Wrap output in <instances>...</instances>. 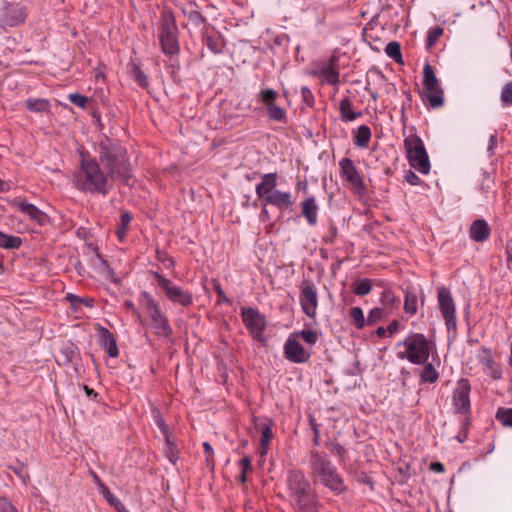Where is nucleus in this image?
I'll list each match as a JSON object with an SVG mask.
<instances>
[{"label": "nucleus", "mask_w": 512, "mask_h": 512, "mask_svg": "<svg viewBox=\"0 0 512 512\" xmlns=\"http://www.w3.org/2000/svg\"><path fill=\"white\" fill-rule=\"evenodd\" d=\"M97 153L98 160L87 151L80 152L79 170L75 174L77 189L106 196L116 180L129 185L132 169L126 148L105 137L98 143Z\"/></svg>", "instance_id": "1"}, {"label": "nucleus", "mask_w": 512, "mask_h": 512, "mask_svg": "<svg viewBox=\"0 0 512 512\" xmlns=\"http://www.w3.org/2000/svg\"><path fill=\"white\" fill-rule=\"evenodd\" d=\"M308 465L314 484H321L335 494H341L345 491L343 478L325 452L311 450Z\"/></svg>", "instance_id": "2"}, {"label": "nucleus", "mask_w": 512, "mask_h": 512, "mask_svg": "<svg viewBox=\"0 0 512 512\" xmlns=\"http://www.w3.org/2000/svg\"><path fill=\"white\" fill-rule=\"evenodd\" d=\"M286 483L290 501L296 512H318V496L302 471H288Z\"/></svg>", "instance_id": "3"}, {"label": "nucleus", "mask_w": 512, "mask_h": 512, "mask_svg": "<svg viewBox=\"0 0 512 512\" xmlns=\"http://www.w3.org/2000/svg\"><path fill=\"white\" fill-rule=\"evenodd\" d=\"M158 36L161 49L165 55H176L180 51L178 27L171 11H164L160 16Z\"/></svg>", "instance_id": "4"}, {"label": "nucleus", "mask_w": 512, "mask_h": 512, "mask_svg": "<svg viewBox=\"0 0 512 512\" xmlns=\"http://www.w3.org/2000/svg\"><path fill=\"white\" fill-rule=\"evenodd\" d=\"M405 350L398 353V358L406 359L413 364H424L427 362L430 349L426 337L420 333H412L403 341Z\"/></svg>", "instance_id": "5"}, {"label": "nucleus", "mask_w": 512, "mask_h": 512, "mask_svg": "<svg viewBox=\"0 0 512 512\" xmlns=\"http://www.w3.org/2000/svg\"><path fill=\"white\" fill-rule=\"evenodd\" d=\"M410 165L422 174L430 171V161L424 143L418 135H410L404 140Z\"/></svg>", "instance_id": "6"}, {"label": "nucleus", "mask_w": 512, "mask_h": 512, "mask_svg": "<svg viewBox=\"0 0 512 512\" xmlns=\"http://www.w3.org/2000/svg\"><path fill=\"white\" fill-rule=\"evenodd\" d=\"M139 301L151 319L152 327L155 329L156 333L166 337L171 335L172 328L169 325L168 319L152 296L147 292H142Z\"/></svg>", "instance_id": "7"}, {"label": "nucleus", "mask_w": 512, "mask_h": 512, "mask_svg": "<svg viewBox=\"0 0 512 512\" xmlns=\"http://www.w3.org/2000/svg\"><path fill=\"white\" fill-rule=\"evenodd\" d=\"M423 85L425 88L422 94L424 102L432 108L441 107L444 104L443 90L430 64H425L423 68Z\"/></svg>", "instance_id": "8"}, {"label": "nucleus", "mask_w": 512, "mask_h": 512, "mask_svg": "<svg viewBox=\"0 0 512 512\" xmlns=\"http://www.w3.org/2000/svg\"><path fill=\"white\" fill-rule=\"evenodd\" d=\"M154 278L157 285L163 290L167 299L173 304L180 305L183 308L189 307L193 304V295L189 290L173 283L170 279L164 277L158 272H154Z\"/></svg>", "instance_id": "9"}, {"label": "nucleus", "mask_w": 512, "mask_h": 512, "mask_svg": "<svg viewBox=\"0 0 512 512\" xmlns=\"http://www.w3.org/2000/svg\"><path fill=\"white\" fill-rule=\"evenodd\" d=\"M27 17L28 11L23 4L5 2L0 9V33L22 25Z\"/></svg>", "instance_id": "10"}, {"label": "nucleus", "mask_w": 512, "mask_h": 512, "mask_svg": "<svg viewBox=\"0 0 512 512\" xmlns=\"http://www.w3.org/2000/svg\"><path fill=\"white\" fill-rule=\"evenodd\" d=\"M437 301L438 308L445 321V326L448 331H456L457 328V316H456V304L452 297V294L445 286H439L437 288Z\"/></svg>", "instance_id": "11"}, {"label": "nucleus", "mask_w": 512, "mask_h": 512, "mask_svg": "<svg viewBox=\"0 0 512 512\" xmlns=\"http://www.w3.org/2000/svg\"><path fill=\"white\" fill-rule=\"evenodd\" d=\"M340 176L346 183V186L355 194L363 195L366 187L362 176L356 168L354 162L349 158H343L339 162Z\"/></svg>", "instance_id": "12"}, {"label": "nucleus", "mask_w": 512, "mask_h": 512, "mask_svg": "<svg viewBox=\"0 0 512 512\" xmlns=\"http://www.w3.org/2000/svg\"><path fill=\"white\" fill-rule=\"evenodd\" d=\"M241 317L245 327L253 339L259 342H263V333L267 326L265 316L261 314L259 310L249 307L241 309Z\"/></svg>", "instance_id": "13"}, {"label": "nucleus", "mask_w": 512, "mask_h": 512, "mask_svg": "<svg viewBox=\"0 0 512 512\" xmlns=\"http://www.w3.org/2000/svg\"><path fill=\"white\" fill-rule=\"evenodd\" d=\"M318 302V290L315 284L304 281L300 287L299 303L302 312L313 321L317 318Z\"/></svg>", "instance_id": "14"}, {"label": "nucleus", "mask_w": 512, "mask_h": 512, "mask_svg": "<svg viewBox=\"0 0 512 512\" xmlns=\"http://www.w3.org/2000/svg\"><path fill=\"white\" fill-rule=\"evenodd\" d=\"M339 61V53L334 52L327 61L318 65L317 70L313 74L330 85H338L340 76Z\"/></svg>", "instance_id": "15"}, {"label": "nucleus", "mask_w": 512, "mask_h": 512, "mask_svg": "<svg viewBox=\"0 0 512 512\" xmlns=\"http://www.w3.org/2000/svg\"><path fill=\"white\" fill-rule=\"evenodd\" d=\"M470 392L471 385L469 380L466 378L459 379L453 392V406L456 412L466 414L470 411Z\"/></svg>", "instance_id": "16"}, {"label": "nucleus", "mask_w": 512, "mask_h": 512, "mask_svg": "<svg viewBox=\"0 0 512 512\" xmlns=\"http://www.w3.org/2000/svg\"><path fill=\"white\" fill-rule=\"evenodd\" d=\"M277 96V92L273 89H263L259 92V98L267 108L269 119L277 122H286V111L275 103Z\"/></svg>", "instance_id": "17"}, {"label": "nucleus", "mask_w": 512, "mask_h": 512, "mask_svg": "<svg viewBox=\"0 0 512 512\" xmlns=\"http://www.w3.org/2000/svg\"><path fill=\"white\" fill-rule=\"evenodd\" d=\"M283 350L285 358L292 363H306L310 359V353L292 335L286 340Z\"/></svg>", "instance_id": "18"}, {"label": "nucleus", "mask_w": 512, "mask_h": 512, "mask_svg": "<svg viewBox=\"0 0 512 512\" xmlns=\"http://www.w3.org/2000/svg\"><path fill=\"white\" fill-rule=\"evenodd\" d=\"M12 205L28 216L31 220L37 222L40 225H44L48 222V216L46 213L38 209L35 205L27 202L25 198H15L12 202Z\"/></svg>", "instance_id": "19"}, {"label": "nucleus", "mask_w": 512, "mask_h": 512, "mask_svg": "<svg viewBox=\"0 0 512 512\" xmlns=\"http://www.w3.org/2000/svg\"><path fill=\"white\" fill-rule=\"evenodd\" d=\"M255 429L260 432V455L265 456L269 450L273 438V422L268 418L255 419Z\"/></svg>", "instance_id": "20"}, {"label": "nucleus", "mask_w": 512, "mask_h": 512, "mask_svg": "<svg viewBox=\"0 0 512 512\" xmlns=\"http://www.w3.org/2000/svg\"><path fill=\"white\" fill-rule=\"evenodd\" d=\"M478 362L484 367L485 372L494 380L502 378V370L495 363L490 348L482 347L477 355Z\"/></svg>", "instance_id": "21"}, {"label": "nucleus", "mask_w": 512, "mask_h": 512, "mask_svg": "<svg viewBox=\"0 0 512 512\" xmlns=\"http://www.w3.org/2000/svg\"><path fill=\"white\" fill-rule=\"evenodd\" d=\"M261 203L264 207L267 205H272L279 208L280 210H286L294 204V201L289 191H281L276 189L273 193L266 196V198Z\"/></svg>", "instance_id": "22"}, {"label": "nucleus", "mask_w": 512, "mask_h": 512, "mask_svg": "<svg viewBox=\"0 0 512 512\" xmlns=\"http://www.w3.org/2000/svg\"><path fill=\"white\" fill-rule=\"evenodd\" d=\"M204 45L214 54L222 53L225 47V40L220 32L214 28H206L203 32Z\"/></svg>", "instance_id": "23"}, {"label": "nucleus", "mask_w": 512, "mask_h": 512, "mask_svg": "<svg viewBox=\"0 0 512 512\" xmlns=\"http://www.w3.org/2000/svg\"><path fill=\"white\" fill-rule=\"evenodd\" d=\"M301 214L309 226H316L318 222L319 205L315 196H309L300 203Z\"/></svg>", "instance_id": "24"}, {"label": "nucleus", "mask_w": 512, "mask_h": 512, "mask_svg": "<svg viewBox=\"0 0 512 512\" xmlns=\"http://www.w3.org/2000/svg\"><path fill=\"white\" fill-rule=\"evenodd\" d=\"M277 179V173H267L261 176V181L255 188L256 195L261 202L266 198V196L276 190Z\"/></svg>", "instance_id": "25"}, {"label": "nucleus", "mask_w": 512, "mask_h": 512, "mask_svg": "<svg viewBox=\"0 0 512 512\" xmlns=\"http://www.w3.org/2000/svg\"><path fill=\"white\" fill-rule=\"evenodd\" d=\"M491 230L484 219H477L475 220L469 230L470 238L476 242H484L486 241L490 236Z\"/></svg>", "instance_id": "26"}, {"label": "nucleus", "mask_w": 512, "mask_h": 512, "mask_svg": "<svg viewBox=\"0 0 512 512\" xmlns=\"http://www.w3.org/2000/svg\"><path fill=\"white\" fill-rule=\"evenodd\" d=\"M99 342L100 345L106 350L108 355L112 358H116L119 354L116 339L113 334L106 328L101 327L99 330Z\"/></svg>", "instance_id": "27"}, {"label": "nucleus", "mask_w": 512, "mask_h": 512, "mask_svg": "<svg viewBox=\"0 0 512 512\" xmlns=\"http://www.w3.org/2000/svg\"><path fill=\"white\" fill-rule=\"evenodd\" d=\"M372 132L367 125H361L353 131V143L357 147L366 148L371 140Z\"/></svg>", "instance_id": "28"}, {"label": "nucleus", "mask_w": 512, "mask_h": 512, "mask_svg": "<svg viewBox=\"0 0 512 512\" xmlns=\"http://www.w3.org/2000/svg\"><path fill=\"white\" fill-rule=\"evenodd\" d=\"M339 111L341 120L344 122H352L361 117V112H354L352 109V102L348 97L343 98L339 103Z\"/></svg>", "instance_id": "29"}, {"label": "nucleus", "mask_w": 512, "mask_h": 512, "mask_svg": "<svg viewBox=\"0 0 512 512\" xmlns=\"http://www.w3.org/2000/svg\"><path fill=\"white\" fill-rule=\"evenodd\" d=\"M25 107L33 113H48L50 101L44 98H28L25 100Z\"/></svg>", "instance_id": "30"}, {"label": "nucleus", "mask_w": 512, "mask_h": 512, "mask_svg": "<svg viewBox=\"0 0 512 512\" xmlns=\"http://www.w3.org/2000/svg\"><path fill=\"white\" fill-rule=\"evenodd\" d=\"M132 221V216L128 212L122 213L120 217V222L116 228V235L119 239V241L123 242L126 237V232L128 230V227Z\"/></svg>", "instance_id": "31"}, {"label": "nucleus", "mask_w": 512, "mask_h": 512, "mask_svg": "<svg viewBox=\"0 0 512 512\" xmlns=\"http://www.w3.org/2000/svg\"><path fill=\"white\" fill-rule=\"evenodd\" d=\"M183 13L188 18L190 23L196 27H199L200 25L206 23V18L192 6L188 8H183Z\"/></svg>", "instance_id": "32"}, {"label": "nucleus", "mask_w": 512, "mask_h": 512, "mask_svg": "<svg viewBox=\"0 0 512 512\" xmlns=\"http://www.w3.org/2000/svg\"><path fill=\"white\" fill-rule=\"evenodd\" d=\"M21 243L19 237L7 235L0 231V248L16 249L20 247Z\"/></svg>", "instance_id": "33"}, {"label": "nucleus", "mask_w": 512, "mask_h": 512, "mask_svg": "<svg viewBox=\"0 0 512 512\" xmlns=\"http://www.w3.org/2000/svg\"><path fill=\"white\" fill-rule=\"evenodd\" d=\"M352 290L357 296H365L372 290L371 280H357L352 284Z\"/></svg>", "instance_id": "34"}, {"label": "nucleus", "mask_w": 512, "mask_h": 512, "mask_svg": "<svg viewBox=\"0 0 512 512\" xmlns=\"http://www.w3.org/2000/svg\"><path fill=\"white\" fill-rule=\"evenodd\" d=\"M66 299L69 301L74 310L80 309L82 305H85L89 308L93 307L94 301L92 298H82L77 295L67 294Z\"/></svg>", "instance_id": "35"}, {"label": "nucleus", "mask_w": 512, "mask_h": 512, "mask_svg": "<svg viewBox=\"0 0 512 512\" xmlns=\"http://www.w3.org/2000/svg\"><path fill=\"white\" fill-rule=\"evenodd\" d=\"M417 296L413 292L407 291L405 294L404 310L410 315H414L417 312Z\"/></svg>", "instance_id": "36"}, {"label": "nucleus", "mask_w": 512, "mask_h": 512, "mask_svg": "<svg viewBox=\"0 0 512 512\" xmlns=\"http://www.w3.org/2000/svg\"><path fill=\"white\" fill-rule=\"evenodd\" d=\"M349 315L356 328L362 329L365 326L364 313L360 307H352Z\"/></svg>", "instance_id": "37"}, {"label": "nucleus", "mask_w": 512, "mask_h": 512, "mask_svg": "<svg viewBox=\"0 0 512 512\" xmlns=\"http://www.w3.org/2000/svg\"><path fill=\"white\" fill-rule=\"evenodd\" d=\"M241 473L239 481L244 484L247 481V473L252 471V461L249 456H244L238 463Z\"/></svg>", "instance_id": "38"}, {"label": "nucleus", "mask_w": 512, "mask_h": 512, "mask_svg": "<svg viewBox=\"0 0 512 512\" xmlns=\"http://www.w3.org/2000/svg\"><path fill=\"white\" fill-rule=\"evenodd\" d=\"M439 377L438 372L432 364H426L421 372L422 382L434 383Z\"/></svg>", "instance_id": "39"}, {"label": "nucleus", "mask_w": 512, "mask_h": 512, "mask_svg": "<svg viewBox=\"0 0 512 512\" xmlns=\"http://www.w3.org/2000/svg\"><path fill=\"white\" fill-rule=\"evenodd\" d=\"M102 494L106 501L118 511L125 509L122 502L104 485H102Z\"/></svg>", "instance_id": "40"}, {"label": "nucleus", "mask_w": 512, "mask_h": 512, "mask_svg": "<svg viewBox=\"0 0 512 512\" xmlns=\"http://www.w3.org/2000/svg\"><path fill=\"white\" fill-rule=\"evenodd\" d=\"M386 54L396 62H401V48L398 42H389L385 48Z\"/></svg>", "instance_id": "41"}, {"label": "nucleus", "mask_w": 512, "mask_h": 512, "mask_svg": "<svg viewBox=\"0 0 512 512\" xmlns=\"http://www.w3.org/2000/svg\"><path fill=\"white\" fill-rule=\"evenodd\" d=\"M496 419L504 426L512 427V409L499 408L496 413Z\"/></svg>", "instance_id": "42"}, {"label": "nucleus", "mask_w": 512, "mask_h": 512, "mask_svg": "<svg viewBox=\"0 0 512 512\" xmlns=\"http://www.w3.org/2000/svg\"><path fill=\"white\" fill-rule=\"evenodd\" d=\"M293 337H301L309 345H314L318 340V334L315 331L304 329L300 332L291 334Z\"/></svg>", "instance_id": "43"}, {"label": "nucleus", "mask_w": 512, "mask_h": 512, "mask_svg": "<svg viewBox=\"0 0 512 512\" xmlns=\"http://www.w3.org/2000/svg\"><path fill=\"white\" fill-rule=\"evenodd\" d=\"M500 100L503 106L512 105V81L507 82L503 86L501 90Z\"/></svg>", "instance_id": "44"}, {"label": "nucleus", "mask_w": 512, "mask_h": 512, "mask_svg": "<svg viewBox=\"0 0 512 512\" xmlns=\"http://www.w3.org/2000/svg\"><path fill=\"white\" fill-rule=\"evenodd\" d=\"M132 76L134 81L142 88L148 87V80L145 73L140 69L139 66L134 65L132 68Z\"/></svg>", "instance_id": "45"}, {"label": "nucleus", "mask_w": 512, "mask_h": 512, "mask_svg": "<svg viewBox=\"0 0 512 512\" xmlns=\"http://www.w3.org/2000/svg\"><path fill=\"white\" fill-rule=\"evenodd\" d=\"M443 35V29L439 26L433 27L428 31L427 35V47L431 48Z\"/></svg>", "instance_id": "46"}, {"label": "nucleus", "mask_w": 512, "mask_h": 512, "mask_svg": "<svg viewBox=\"0 0 512 512\" xmlns=\"http://www.w3.org/2000/svg\"><path fill=\"white\" fill-rule=\"evenodd\" d=\"M337 235H338V229L335 224L331 223L329 225L328 231L325 233L322 240L326 244H332V243H334L335 239L337 238Z\"/></svg>", "instance_id": "47"}, {"label": "nucleus", "mask_w": 512, "mask_h": 512, "mask_svg": "<svg viewBox=\"0 0 512 512\" xmlns=\"http://www.w3.org/2000/svg\"><path fill=\"white\" fill-rule=\"evenodd\" d=\"M68 99L71 103L80 108H85L88 103V98L86 96L77 93L69 94Z\"/></svg>", "instance_id": "48"}, {"label": "nucleus", "mask_w": 512, "mask_h": 512, "mask_svg": "<svg viewBox=\"0 0 512 512\" xmlns=\"http://www.w3.org/2000/svg\"><path fill=\"white\" fill-rule=\"evenodd\" d=\"M381 302L387 307H393L397 302V298L392 291L385 290L381 295Z\"/></svg>", "instance_id": "49"}, {"label": "nucleus", "mask_w": 512, "mask_h": 512, "mask_svg": "<svg viewBox=\"0 0 512 512\" xmlns=\"http://www.w3.org/2000/svg\"><path fill=\"white\" fill-rule=\"evenodd\" d=\"M383 316V310L381 308H373L370 310L367 317V324L374 325L377 321H379Z\"/></svg>", "instance_id": "50"}, {"label": "nucleus", "mask_w": 512, "mask_h": 512, "mask_svg": "<svg viewBox=\"0 0 512 512\" xmlns=\"http://www.w3.org/2000/svg\"><path fill=\"white\" fill-rule=\"evenodd\" d=\"M301 97H302V100L303 102L309 106V107H312L314 105V95L312 93V91L307 87V86H303L301 88Z\"/></svg>", "instance_id": "51"}, {"label": "nucleus", "mask_w": 512, "mask_h": 512, "mask_svg": "<svg viewBox=\"0 0 512 512\" xmlns=\"http://www.w3.org/2000/svg\"><path fill=\"white\" fill-rule=\"evenodd\" d=\"M165 451H166V455H167L169 461L174 464L176 462V460L178 459L177 450H176L175 446L169 441L168 438H167Z\"/></svg>", "instance_id": "52"}, {"label": "nucleus", "mask_w": 512, "mask_h": 512, "mask_svg": "<svg viewBox=\"0 0 512 512\" xmlns=\"http://www.w3.org/2000/svg\"><path fill=\"white\" fill-rule=\"evenodd\" d=\"M103 264L105 265V277L111 282L118 284L120 282V279L117 277L114 270L110 268L105 261H103Z\"/></svg>", "instance_id": "53"}, {"label": "nucleus", "mask_w": 512, "mask_h": 512, "mask_svg": "<svg viewBox=\"0 0 512 512\" xmlns=\"http://www.w3.org/2000/svg\"><path fill=\"white\" fill-rule=\"evenodd\" d=\"M215 291L217 294L218 303L231 304L230 299L226 296V294L224 293L223 289L221 288V286L219 284L215 286Z\"/></svg>", "instance_id": "54"}, {"label": "nucleus", "mask_w": 512, "mask_h": 512, "mask_svg": "<svg viewBox=\"0 0 512 512\" xmlns=\"http://www.w3.org/2000/svg\"><path fill=\"white\" fill-rule=\"evenodd\" d=\"M0 512H17L7 499H0Z\"/></svg>", "instance_id": "55"}, {"label": "nucleus", "mask_w": 512, "mask_h": 512, "mask_svg": "<svg viewBox=\"0 0 512 512\" xmlns=\"http://www.w3.org/2000/svg\"><path fill=\"white\" fill-rule=\"evenodd\" d=\"M405 179L411 185H419L421 182L420 178L413 171H408Z\"/></svg>", "instance_id": "56"}, {"label": "nucleus", "mask_w": 512, "mask_h": 512, "mask_svg": "<svg viewBox=\"0 0 512 512\" xmlns=\"http://www.w3.org/2000/svg\"><path fill=\"white\" fill-rule=\"evenodd\" d=\"M505 254H506L507 268L509 270H512V245L510 243H507V245H506Z\"/></svg>", "instance_id": "57"}, {"label": "nucleus", "mask_w": 512, "mask_h": 512, "mask_svg": "<svg viewBox=\"0 0 512 512\" xmlns=\"http://www.w3.org/2000/svg\"><path fill=\"white\" fill-rule=\"evenodd\" d=\"M87 397H89L90 399H93L94 401H97V398H98V393L95 392L92 388L88 387L87 385H84L83 387Z\"/></svg>", "instance_id": "58"}, {"label": "nucleus", "mask_w": 512, "mask_h": 512, "mask_svg": "<svg viewBox=\"0 0 512 512\" xmlns=\"http://www.w3.org/2000/svg\"><path fill=\"white\" fill-rule=\"evenodd\" d=\"M124 305L128 311L132 312L137 318H140V314L132 301H125Z\"/></svg>", "instance_id": "59"}, {"label": "nucleus", "mask_w": 512, "mask_h": 512, "mask_svg": "<svg viewBox=\"0 0 512 512\" xmlns=\"http://www.w3.org/2000/svg\"><path fill=\"white\" fill-rule=\"evenodd\" d=\"M386 330H387V332H388L390 335H393V334L397 333V332H398V330H399V323H398V321H396V320L392 321V322L388 325V327H387V329H386Z\"/></svg>", "instance_id": "60"}, {"label": "nucleus", "mask_w": 512, "mask_h": 512, "mask_svg": "<svg viewBox=\"0 0 512 512\" xmlns=\"http://www.w3.org/2000/svg\"><path fill=\"white\" fill-rule=\"evenodd\" d=\"M430 469L437 473H443L445 471L444 465L440 462H432L430 464Z\"/></svg>", "instance_id": "61"}, {"label": "nucleus", "mask_w": 512, "mask_h": 512, "mask_svg": "<svg viewBox=\"0 0 512 512\" xmlns=\"http://www.w3.org/2000/svg\"><path fill=\"white\" fill-rule=\"evenodd\" d=\"M203 449H204V452L207 454V458H206L207 462H210V459L212 458V455H213L212 446L208 442H204Z\"/></svg>", "instance_id": "62"}, {"label": "nucleus", "mask_w": 512, "mask_h": 512, "mask_svg": "<svg viewBox=\"0 0 512 512\" xmlns=\"http://www.w3.org/2000/svg\"><path fill=\"white\" fill-rule=\"evenodd\" d=\"M156 423H157V426L159 427V429L161 430V432L167 436V432H168V427L165 423V421L159 417L157 420H156Z\"/></svg>", "instance_id": "63"}, {"label": "nucleus", "mask_w": 512, "mask_h": 512, "mask_svg": "<svg viewBox=\"0 0 512 512\" xmlns=\"http://www.w3.org/2000/svg\"><path fill=\"white\" fill-rule=\"evenodd\" d=\"M312 429H313V434H314L313 442L316 446H318L319 440H320V431H319L318 427L314 424L312 425Z\"/></svg>", "instance_id": "64"}]
</instances>
